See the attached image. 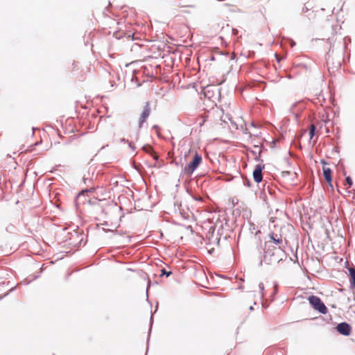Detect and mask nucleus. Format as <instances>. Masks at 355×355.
<instances>
[{
	"mask_svg": "<svg viewBox=\"0 0 355 355\" xmlns=\"http://www.w3.org/2000/svg\"><path fill=\"white\" fill-rule=\"evenodd\" d=\"M308 301L314 310L322 314L327 313L328 309L319 297L310 295L308 297Z\"/></svg>",
	"mask_w": 355,
	"mask_h": 355,
	"instance_id": "1",
	"label": "nucleus"
},
{
	"mask_svg": "<svg viewBox=\"0 0 355 355\" xmlns=\"http://www.w3.org/2000/svg\"><path fill=\"white\" fill-rule=\"evenodd\" d=\"M202 162V157L196 153L193 160L190 162L184 168V173L187 176H190L193 171L198 167Z\"/></svg>",
	"mask_w": 355,
	"mask_h": 355,
	"instance_id": "2",
	"label": "nucleus"
},
{
	"mask_svg": "<svg viewBox=\"0 0 355 355\" xmlns=\"http://www.w3.org/2000/svg\"><path fill=\"white\" fill-rule=\"evenodd\" d=\"M337 331L344 336H349L352 332L351 326L347 322H341L336 327Z\"/></svg>",
	"mask_w": 355,
	"mask_h": 355,
	"instance_id": "3",
	"label": "nucleus"
},
{
	"mask_svg": "<svg viewBox=\"0 0 355 355\" xmlns=\"http://www.w3.org/2000/svg\"><path fill=\"white\" fill-rule=\"evenodd\" d=\"M150 113V105L149 102H146L144 107V110L140 115L139 123L141 125L148 119Z\"/></svg>",
	"mask_w": 355,
	"mask_h": 355,
	"instance_id": "4",
	"label": "nucleus"
},
{
	"mask_svg": "<svg viewBox=\"0 0 355 355\" xmlns=\"http://www.w3.org/2000/svg\"><path fill=\"white\" fill-rule=\"evenodd\" d=\"M321 164H323V166H322V171H323V175H324V180H326V182L331 187H332V184H331V181H332L331 174H332V171H331V170L329 167L326 166V165H327V162H324V160H322L321 161Z\"/></svg>",
	"mask_w": 355,
	"mask_h": 355,
	"instance_id": "5",
	"label": "nucleus"
},
{
	"mask_svg": "<svg viewBox=\"0 0 355 355\" xmlns=\"http://www.w3.org/2000/svg\"><path fill=\"white\" fill-rule=\"evenodd\" d=\"M253 178L254 180L257 183H259L261 182L263 176H262V167L261 165H257L253 171Z\"/></svg>",
	"mask_w": 355,
	"mask_h": 355,
	"instance_id": "6",
	"label": "nucleus"
},
{
	"mask_svg": "<svg viewBox=\"0 0 355 355\" xmlns=\"http://www.w3.org/2000/svg\"><path fill=\"white\" fill-rule=\"evenodd\" d=\"M270 239L273 241L275 244H280L282 243V239L281 236H278L277 234H271L270 235Z\"/></svg>",
	"mask_w": 355,
	"mask_h": 355,
	"instance_id": "7",
	"label": "nucleus"
},
{
	"mask_svg": "<svg viewBox=\"0 0 355 355\" xmlns=\"http://www.w3.org/2000/svg\"><path fill=\"white\" fill-rule=\"evenodd\" d=\"M315 127L313 124H311V126H310V130H309V137H310V139H311L314 135H315Z\"/></svg>",
	"mask_w": 355,
	"mask_h": 355,
	"instance_id": "8",
	"label": "nucleus"
},
{
	"mask_svg": "<svg viewBox=\"0 0 355 355\" xmlns=\"http://www.w3.org/2000/svg\"><path fill=\"white\" fill-rule=\"evenodd\" d=\"M291 174L289 171H285L281 172L282 177L285 179V180H287V177Z\"/></svg>",
	"mask_w": 355,
	"mask_h": 355,
	"instance_id": "9",
	"label": "nucleus"
},
{
	"mask_svg": "<svg viewBox=\"0 0 355 355\" xmlns=\"http://www.w3.org/2000/svg\"><path fill=\"white\" fill-rule=\"evenodd\" d=\"M346 183L348 184L349 187H350L352 185V180L350 177H347Z\"/></svg>",
	"mask_w": 355,
	"mask_h": 355,
	"instance_id": "10",
	"label": "nucleus"
},
{
	"mask_svg": "<svg viewBox=\"0 0 355 355\" xmlns=\"http://www.w3.org/2000/svg\"><path fill=\"white\" fill-rule=\"evenodd\" d=\"M161 272H162V273L160 275L161 276L164 275H166V276H169L171 274V272H166L165 270V269H162Z\"/></svg>",
	"mask_w": 355,
	"mask_h": 355,
	"instance_id": "11",
	"label": "nucleus"
},
{
	"mask_svg": "<svg viewBox=\"0 0 355 355\" xmlns=\"http://www.w3.org/2000/svg\"><path fill=\"white\" fill-rule=\"evenodd\" d=\"M259 288L260 289V291L261 293V295H263V291L264 290V286H263V283H259Z\"/></svg>",
	"mask_w": 355,
	"mask_h": 355,
	"instance_id": "12",
	"label": "nucleus"
},
{
	"mask_svg": "<svg viewBox=\"0 0 355 355\" xmlns=\"http://www.w3.org/2000/svg\"><path fill=\"white\" fill-rule=\"evenodd\" d=\"M206 121L205 117H201V121L199 123L200 126H202Z\"/></svg>",
	"mask_w": 355,
	"mask_h": 355,
	"instance_id": "13",
	"label": "nucleus"
},
{
	"mask_svg": "<svg viewBox=\"0 0 355 355\" xmlns=\"http://www.w3.org/2000/svg\"><path fill=\"white\" fill-rule=\"evenodd\" d=\"M292 175H293V177H295V176H296V173H293V174H292Z\"/></svg>",
	"mask_w": 355,
	"mask_h": 355,
	"instance_id": "14",
	"label": "nucleus"
}]
</instances>
